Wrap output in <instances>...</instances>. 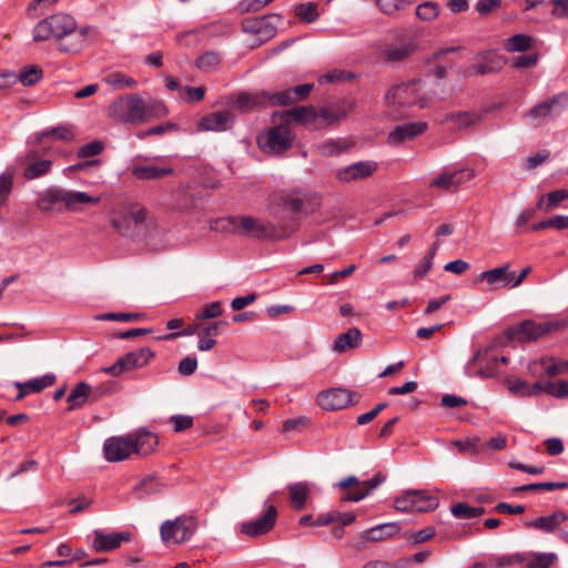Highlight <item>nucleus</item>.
Listing matches in <instances>:
<instances>
[{
    "instance_id": "obj_2",
    "label": "nucleus",
    "mask_w": 568,
    "mask_h": 568,
    "mask_svg": "<svg viewBox=\"0 0 568 568\" xmlns=\"http://www.w3.org/2000/svg\"><path fill=\"white\" fill-rule=\"evenodd\" d=\"M168 115L165 104L154 98L143 99L138 93L115 98L108 106V116L122 124H142Z\"/></svg>"
},
{
    "instance_id": "obj_56",
    "label": "nucleus",
    "mask_w": 568,
    "mask_h": 568,
    "mask_svg": "<svg viewBox=\"0 0 568 568\" xmlns=\"http://www.w3.org/2000/svg\"><path fill=\"white\" fill-rule=\"evenodd\" d=\"M144 317L142 313H103L98 316L100 321L138 322Z\"/></svg>"
},
{
    "instance_id": "obj_52",
    "label": "nucleus",
    "mask_w": 568,
    "mask_h": 568,
    "mask_svg": "<svg viewBox=\"0 0 568 568\" xmlns=\"http://www.w3.org/2000/svg\"><path fill=\"white\" fill-rule=\"evenodd\" d=\"M104 81L115 90L133 88L136 84V81L134 79L125 77L120 72L110 73L105 77Z\"/></svg>"
},
{
    "instance_id": "obj_49",
    "label": "nucleus",
    "mask_w": 568,
    "mask_h": 568,
    "mask_svg": "<svg viewBox=\"0 0 568 568\" xmlns=\"http://www.w3.org/2000/svg\"><path fill=\"white\" fill-rule=\"evenodd\" d=\"M196 197L189 187L181 186L175 200V207L181 212H189L195 206Z\"/></svg>"
},
{
    "instance_id": "obj_20",
    "label": "nucleus",
    "mask_w": 568,
    "mask_h": 568,
    "mask_svg": "<svg viewBox=\"0 0 568 568\" xmlns=\"http://www.w3.org/2000/svg\"><path fill=\"white\" fill-rule=\"evenodd\" d=\"M377 168L378 165L375 161H359L339 169L336 172V179L344 183L365 180L372 176Z\"/></svg>"
},
{
    "instance_id": "obj_3",
    "label": "nucleus",
    "mask_w": 568,
    "mask_h": 568,
    "mask_svg": "<svg viewBox=\"0 0 568 568\" xmlns=\"http://www.w3.org/2000/svg\"><path fill=\"white\" fill-rule=\"evenodd\" d=\"M99 202L100 197L91 196L85 192L49 187L40 194L37 201V207L41 212H50L58 204H62L68 211H77L79 205L98 204Z\"/></svg>"
},
{
    "instance_id": "obj_55",
    "label": "nucleus",
    "mask_w": 568,
    "mask_h": 568,
    "mask_svg": "<svg viewBox=\"0 0 568 568\" xmlns=\"http://www.w3.org/2000/svg\"><path fill=\"white\" fill-rule=\"evenodd\" d=\"M532 39L529 36L516 34L509 38L507 49L513 52L526 51L531 48Z\"/></svg>"
},
{
    "instance_id": "obj_34",
    "label": "nucleus",
    "mask_w": 568,
    "mask_h": 568,
    "mask_svg": "<svg viewBox=\"0 0 568 568\" xmlns=\"http://www.w3.org/2000/svg\"><path fill=\"white\" fill-rule=\"evenodd\" d=\"M480 55L483 61L473 65V70L476 74L484 75L497 72L498 70L501 69L504 60L500 55L494 52H485L481 53Z\"/></svg>"
},
{
    "instance_id": "obj_19",
    "label": "nucleus",
    "mask_w": 568,
    "mask_h": 568,
    "mask_svg": "<svg viewBox=\"0 0 568 568\" xmlns=\"http://www.w3.org/2000/svg\"><path fill=\"white\" fill-rule=\"evenodd\" d=\"M313 88V84L304 83L280 92H264L263 95L272 105H288L307 98Z\"/></svg>"
},
{
    "instance_id": "obj_53",
    "label": "nucleus",
    "mask_w": 568,
    "mask_h": 568,
    "mask_svg": "<svg viewBox=\"0 0 568 568\" xmlns=\"http://www.w3.org/2000/svg\"><path fill=\"white\" fill-rule=\"evenodd\" d=\"M394 506L402 513L415 511V489L407 490L398 496L394 501Z\"/></svg>"
},
{
    "instance_id": "obj_15",
    "label": "nucleus",
    "mask_w": 568,
    "mask_h": 568,
    "mask_svg": "<svg viewBox=\"0 0 568 568\" xmlns=\"http://www.w3.org/2000/svg\"><path fill=\"white\" fill-rule=\"evenodd\" d=\"M264 506L265 511L261 517L244 521L240 525L241 534L256 538L266 535L274 528L277 518V509L273 505H267V501H265Z\"/></svg>"
},
{
    "instance_id": "obj_17",
    "label": "nucleus",
    "mask_w": 568,
    "mask_h": 568,
    "mask_svg": "<svg viewBox=\"0 0 568 568\" xmlns=\"http://www.w3.org/2000/svg\"><path fill=\"white\" fill-rule=\"evenodd\" d=\"M475 176V172L468 168H462L458 170H444L436 179L430 182L432 187L440 190H453L459 185L468 182Z\"/></svg>"
},
{
    "instance_id": "obj_40",
    "label": "nucleus",
    "mask_w": 568,
    "mask_h": 568,
    "mask_svg": "<svg viewBox=\"0 0 568 568\" xmlns=\"http://www.w3.org/2000/svg\"><path fill=\"white\" fill-rule=\"evenodd\" d=\"M439 505L438 498L425 490H415V511L427 513L436 509Z\"/></svg>"
},
{
    "instance_id": "obj_23",
    "label": "nucleus",
    "mask_w": 568,
    "mask_h": 568,
    "mask_svg": "<svg viewBox=\"0 0 568 568\" xmlns=\"http://www.w3.org/2000/svg\"><path fill=\"white\" fill-rule=\"evenodd\" d=\"M92 548L98 552H108L121 546L123 541H130L132 535L128 531L104 534L101 530L93 531Z\"/></svg>"
},
{
    "instance_id": "obj_51",
    "label": "nucleus",
    "mask_w": 568,
    "mask_h": 568,
    "mask_svg": "<svg viewBox=\"0 0 568 568\" xmlns=\"http://www.w3.org/2000/svg\"><path fill=\"white\" fill-rule=\"evenodd\" d=\"M42 69L36 65L26 68L19 75L17 74L18 81L26 87H32L42 79Z\"/></svg>"
},
{
    "instance_id": "obj_64",
    "label": "nucleus",
    "mask_w": 568,
    "mask_h": 568,
    "mask_svg": "<svg viewBox=\"0 0 568 568\" xmlns=\"http://www.w3.org/2000/svg\"><path fill=\"white\" fill-rule=\"evenodd\" d=\"M170 422L176 433L184 432L193 425V418L187 415H174L170 418Z\"/></svg>"
},
{
    "instance_id": "obj_25",
    "label": "nucleus",
    "mask_w": 568,
    "mask_h": 568,
    "mask_svg": "<svg viewBox=\"0 0 568 568\" xmlns=\"http://www.w3.org/2000/svg\"><path fill=\"white\" fill-rule=\"evenodd\" d=\"M55 383V375L44 374L40 377L29 379L24 383L16 382L13 385L19 389L16 400H21L31 393H40Z\"/></svg>"
},
{
    "instance_id": "obj_5",
    "label": "nucleus",
    "mask_w": 568,
    "mask_h": 568,
    "mask_svg": "<svg viewBox=\"0 0 568 568\" xmlns=\"http://www.w3.org/2000/svg\"><path fill=\"white\" fill-rule=\"evenodd\" d=\"M146 214L145 207L131 203L113 213L111 224L119 234L136 240L146 227Z\"/></svg>"
},
{
    "instance_id": "obj_18",
    "label": "nucleus",
    "mask_w": 568,
    "mask_h": 568,
    "mask_svg": "<svg viewBox=\"0 0 568 568\" xmlns=\"http://www.w3.org/2000/svg\"><path fill=\"white\" fill-rule=\"evenodd\" d=\"M17 161L21 165H26L23 176L27 180H34L48 174L52 166L51 160L39 158V153L34 149H30L23 156H19Z\"/></svg>"
},
{
    "instance_id": "obj_10",
    "label": "nucleus",
    "mask_w": 568,
    "mask_h": 568,
    "mask_svg": "<svg viewBox=\"0 0 568 568\" xmlns=\"http://www.w3.org/2000/svg\"><path fill=\"white\" fill-rule=\"evenodd\" d=\"M386 479V476L378 471L371 479L359 481L354 475L348 476L336 484L341 489H347L353 487L352 491L346 493L343 497V501H359L371 494L372 490L376 489Z\"/></svg>"
},
{
    "instance_id": "obj_21",
    "label": "nucleus",
    "mask_w": 568,
    "mask_h": 568,
    "mask_svg": "<svg viewBox=\"0 0 568 568\" xmlns=\"http://www.w3.org/2000/svg\"><path fill=\"white\" fill-rule=\"evenodd\" d=\"M103 450L106 460L121 462L133 453V443L130 434L123 437H110L104 442Z\"/></svg>"
},
{
    "instance_id": "obj_58",
    "label": "nucleus",
    "mask_w": 568,
    "mask_h": 568,
    "mask_svg": "<svg viewBox=\"0 0 568 568\" xmlns=\"http://www.w3.org/2000/svg\"><path fill=\"white\" fill-rule=\"evenodd\" d=\"M317 7L315 3L310 2L306 4H300L296 8V16L305 22H313L317 19Z\"/></svg>"
},
{
    "instance_id": "obj_4",
    "label": "nucleus",
    "mask_w": 568,
    "mask_h": 568,
    "mask_svg": "<svg viewBox=\"0 0 568 568\" xmlns=\"http://www.w3.org/2000/svg\"><path fill=\"white\" fill-rule=\"evenodd\" d=\"M241 235L253 236L260 240H284L296 232V222H264L260 219L241 215Z\"/></svg>"
},
{
    "instance_id": "obj_36",
    "label": "nucleus",
    "mask_w": 568,
    "mask_h": 568,
    "mask_svg": "<svg viewBox=\"0 0 568 568\" xmlns=\"http://www.w3.org/2000/svg\"><path fill=\"white\" fill-rule=\"evenodd\" d=\"M398 531L399 527L396 523H386L365 530L362 538L368 541H379L395 536Z\"/></svg>"
},
{
    "instance_id": "obj_12",
    "label": "nucleus",
    "mask_w": 568,
    "mask_h": 568,
    "mask_svg": "<svg viewBox=\"0 0 568 568\" xmlns=\"http://www.w3.org/2000/svg\"><path fill=\"white\" fill-rule=\"evenodd\" d=\"M419 81L413 80L390 88L385 94L388 108H402L418 105L423 108V103L418 100Z\"/></svg>"
},
{
    "instance_id": "obj_47",
    "label": "nucleus",
    "mask_w": 568,
    "mask_h": 568,
    "mask_svg": "<svg viewBox=\"0 0 568 568\" xmlns=\"http://www.w3.org/2000/svg\"><path fill=\"white\" fill-rule=\"evenodd\" d=\"M452 514L459 519H471L485 514L484 507H471L465 503H458L452 507Z\"/></svg>"
},
{
    "instance_id": "obj_16",
    "label": "nucleus",
    "mask_w": 568,
    "mask_h": 568,
    "mask_svg": "<svg viewBox=\"0 0 568 568\" xmlns=\"http://www.w3.org/2000/svg\"><path fill=\"white\" fill-rule=\"evenodd\" d=\"M106 389L103 385L92 388L87 382L78 383L70 392L67 402L69 403L68 410H74L82 407L88 400L95 402L100 399Z\"/></svg>"
},
{
    "instance_id": "obj_43",
    "label": "nucleus",
    "mask_w": 568,
    "mask_h": 568,
    "mask_svg": "<svg viewBox=\"0 0 568 568\" xmlns=\"http://www.w3.org/2000/svg\"><path fill=\"white\" fill-rule=\"evenodd\" d=\"M568 488V481H546V483H534V484H526L518 487H515L513 491L515 494L518 493H525V491H532V490H556V489H567Z\"/></svg>"
},
{
    "instance_id": "obj_13",
    "label": "nucleus",
    "mask_w": 568,
    "mask_h": 568,
    "mask_svg": "<svg viewBox=\"0 0 568 568\" xmlns=\"http://www.w3.org/2000/svg\"><path fill=\"white\" fill-rule=\"evenodd\" d=\"M361 395L346 388H329L317 395V404L324 410H339L358 403Z\"/></svg>"
},
{
    "instance_id": "obj_30",
    "label": "nucleus",
    "mask_w": 568,
    "mask_h": 568,
    "mask_svg": "<svg viewBox=\"0 0 568 568\" xmlns=\"http://www.w3.org/2000/svg\"><path fill=\"white\" fill-rule=\"evenodd\" d=\"M480 119L481 116L475 111H464L446 114L443 122L452 130H462L477 124Z\"/></svg>"
},
{
    "instance_id": "obj_26",
    "label": "nucleus",
    "mask_w": 568,
    "mask_h": 568,
    "mask_svg": "<svg viewBox=\"0 0 568 568\" xmlns=\"http://www.w3.org/2000/svg\"><path fill=\"white\" fill-rule=\"evenodd\" d=\"M515 278V272L509 271V265L495 267L484 271L479 274L478 281L487 282L493 288H501L510 286V282Z\"/></svg>"
},
{
    "instance_id": "obj_6",
    "label": "nucleus",
    "mask_w": 568,
    "mask_h": 568,
    "mask_svg": "<svg viewBox=\"0 0 568 568\" xmlns=\"http://www.w3.org/2000/svg\"><path fill=\"white\" fill-rule=\"evenodd\" d=\"M306 195L300 191H291L275 195L268 207L270 214L277 222H296V231L300 227L301 215L304 212Z\"/></svg>"
},
{
    "instance_id": "obj_50",
    "label": "nucleus",
    "mask_w": 568,
    "mask_h": 568,
    "mask_svg": "<svg viewBox=\"0 0 568 568\" xmlns=\"http://www.w3.org/2000/svg\"><path fill=\"white\" fill-rule=\"evenodd\" d=\"M546 229H555L558 231L568 229V216L556 215L531 225L532 231H541Z\"/></svg>"
},
{
    "instance_id": "obj_62",
    "label": "nucleus",
    "mask_w": 568,
    "mask_h": 568,
    "mask_svg": "<svg viewBox=\"0 0 568 568\" xmlns=\"http://www.w3.org/2000/svg\"><path fill=\"white\" fill-rule=\"evenodd\" d=\"M12 185H13V172L12 171H7V172L0 174V204H2L7 200L9 193L12 190Z\"/></svg>"
},
{
    "instance_id": "obj_37",
    "label": "nucleus",
    "mask_w": 568,
    "mask_h": 568,
    "mask_svg": "<svg viewBox=\"0 0 568 568\" xmlns=\"http://www.w3.org/2000/svg\"><path fill=\"white\" fill-rule=\"evenodd\" d=\"M568 199V190L558 189L549 192L548 194L541 195L537 202V209L549 212L557 207L561 202Z\"/></svg>"
},
{
    "instance_id": "obj_45",
    "label": "nucleus",
    "mask_w": 568,
    "mask_h": 568,
    "mask_svg": "<svg viewBox=\"0 0 568 568\" xmlns=\"http://www.w3.org/2000/svg\"><path fill=\"white\" fill-rule=\"evenodd\" d=\"M222 62V54L217 51H206L201 54L196 61L195 65L205 72L215 70Z\"/></svg>"
},
{
    "instance_id": "obj_63",
    "label": "nucleus",
    "mask_w": 568,
    "mask_h": 568,
    "mask_svg": "<svg viewBox=\"0 0 568 568\" xmlns=\"http://www.w3.org/2000/svg\"><path fill=\"white\" fill-rule=\"evenodd\" d=\"M227 325L229 323L225 321L213 322L205 326L202 325L199 335L214 338V336L219 335L222 331H224L227 327Z\"/></svg>"
},
{
    "instance_id": "obj_35",
    "label": "nucleus",
    "mask_w": 568,
    "mask_h": 568,
    "mask_svg": "<svg viewBox=\"0 0 568 568\" xmlns=\"http://www.w3.org/2000/svg\"><path fill=\"white\" fill-rule=\"evenodd\" d=\"M287 491L290 494V499L293 505V508L296 510L303 509L310 496V484L306 481L290 484L287 486Z\"/></svg>"
},
{
    "instance_id": "obj_8",
    "label": "nucleus",
    "mask_w": 568,
    "mask_h": 568,
    "mask_svg": "<svg viewBox=\"0 0 568 568\" xmlns=\"http://www.w3.org/2000/svg\"><path fill=\"white\" fill-rule=\"evenodd\" d=\"M196 520L193 516H179L173 520H165L160 527L163 542L182 544L191 539L196 530Z\"/></svg>"
},
{
    "instance_id": "obj_57",
    "label": "nucleus",
    "mask_w": 568,
    "mask_h": 568,
    "mask_svg": "<svg viewBox=\"0 0 568 568\" xmlns=\"http://www.w3.org/2000/svg\"><path fill=\"white\" fill-rule=\"evenodd\" d=\"M264 92L265 91H263L260 95H256V97H253L247 93H241V94H239V97L236 99V104L239 105L240 109H243V110H248L262 102H266L270 104V101L267 100V98L265 95H263Z\"/></svg>"
},
{
    "instance_id": "obj_60",
    "label": "nucleus",
    "mask_w": 568,
    "mask_h": 568,
    "mask_svg": "<svg viewBox=\"0 0 568 568\" xmlns=\"http://www.w3.org/2000/svg\"><path fill=\"white\" fill-rule=\"evenodd\" d=\"M103 151V143L100 141H92L82 145L78 150V158L88 159L99 155Z\"/></svg>"
},
{
    "instance_id": "obj_7",
    "label": "nucleus",
    "mask_w": 568,
    "mask_h": 568,
    "mask_svg": "<svg viewBox=\"0 0 568 568\" xmlns=\"http://www.w3.org/2000/svg\"><path fill=\"white\" fill-rule=\"evenodd\" d=\"M294 135L288 124H280L270 128L266 132L257 136L260 149L267 154H282L291 149Z\"/></svg>"
},
{
    "instance_id": "obj_41",
    "label": "nucleus",
    "mask_w": 568,
    "mask_h": 568,
    "mask_svg": "<svg viewBox=\"0 0 568 568\" xmlns=\"http://www.w3.org/2000/svg\"><path fill=\"white\" fill-rule=\"evenodd\" d=\"M44 138H53L60 141H70L73 139L72 131L67 126H55L43 130L36 135V142L38 145L42 144Z\"/></svg>"
},
{
    "instance_id": "obj_24",
    "label": "nucleus",
    "mask_w": 568,
    "mask_h": 568,
    "mask_svg": "<svg viewBox=\"0 0 568 568\" xmlns=\"http://www.w3.org/2000/svg\"><path fill=\"white\" fill-rule=\"evenodd\" d=\"M427 129L425 122H409L396 125L388 135V143L398 145L405 141L413 140Z\"/></svg>"
},
{
    "instance_id": "obj_1",
    "label": "nucleus",
    "mask_w": 568,
    "mask_h": 568,
    "mask_svg": "<svg viewBox=\"0 0 568 568\" xmlns=\"http://www.w3.org/2000/svg\"><path fill=\"white\" fill-rule=\"evenodd\" d=\"M36 42L55 39L60 42V50L75 53L87 41L88 29H77V22L70 14L55 13L39 21L32 30Z\"/></svg>"
},
{
    "instance_id": "obj_11",
    "label": "nucleus",
    "mask_w": 568,
    "mask_h": 568,
    "mask_svg": "<svg viewBox=\"0 0 568 568\" xmlns=\"http://www.w3.org/2000/svg\"><path fill=\"white\" fill-rule=\"evenodd\" d=\"M154 356L151 348L141 347L119 357L113 365L104 367L102 371L112 376H120L124 372L146 366Z\"/></svg>"
},
{
    "instance_id": "obj_42",
    "label": "nucleus",
    "mask_w": 568,
    "mask_h": 568,
    "mask_svg": "<svg viewBox=\"0 0 568 568\" xmlns=\"http://www.w3.org/2000/svg\"><path fill=\"white\" fill-rule=\"evenodd\" d=\"M240 221H241V215L217 219L211 223V229L214 231L241 234Z\"/></svg>"
},
{
    "instance_id": "obj_29",
    "label": "nucleus",
    "mask_w": 568,
    "mask_h": 568,
    "mask_svg": "<svg viewBox=\"0 0 568 568\" xmlns=\"http://www.w3.org/2000/svg\"><path fill=\"white\" fill-rule=\"evenodd\" d=\"M568 520V514L562 510L555 511L549 516H541L532 521L526 524L527 527H531L541 530L546 534H551L557 530L560 524Z\"/></svg>"
},
{
    "instance_id": "obj_14",
    "label": "nucleus",
    "mask_w": 568,
    "mask_h": 568,
    "mask_svg": "<svg viewBox=\"0 0 568 568\" xmlns=\"http://www.w3.org/2000/svg\"><path fill=\"white\" fill-rule=\"evenodd\" d=\"M566 102L567 95L565 93L556 94L529 109L525 116L535 125H539L542 121L559 115L565 110Z\"/></svg>"
},
{
    "instance_id": "obj_44",
    "label": "nucleus",
    "mask_w": 568,
    "mask_h": 568,
    "mask_svg": "<svg viewBox=\"0 0 568 568\" xmlns=\"http://www.w3.org/2000/svg\"><path fill=\"white\" fill-rule=\"evenodd\" d=\"M285 115L298 123H312L316 119V112L313 106H295L285 111Z\"/></svg>"
},
{
    "instance_id": "obj_54",
    "label": "nucleus",
    "mask_w": 568,
    "mask_h": 568,
    "mask_svg": "<svg viewBox=\"0 0 568 568\" xmlns=\"http://www.w3.org/2000/svg\"><path fill=\"white\" fill-rule=\"evenodd\" d=\"M439 14V7L437 2L426 1L416 8V16L424 21H432Z\"/></svg>"
},
{
    "instance_id": "obj_28",
    "label": "nucleus",
    "mask_w": 568,
    "mask_h": 568,
    "mask_svg": "<svg viewBox=\"0 0 568 568\" xmlns=\"http://www.w3.org/2000/svg\"><path fill=\"white\" fill-rule=\"evenodd\" d=\"M233 115L229 111H217L207 114L199 122V131H225L232 122Z\"/></svg>"
},
{
    "instance_id": "obj_39",
    "label": "nucleus",
    "mask_w": 568,
    "mask_h": 568,
    "mask_svg": "<svg viewBox=\"0 0 568 568\" xmlns=\"http://www.w3.org/2000/svg\"><path fill=\"white\" fill-rule=\"evenodd\" d=\"M534 388L540 392H546L549 395H552L558 398H562L568 396V382L558 381V382H536L534 384Z\"/></svg>"
},
{
    "instance_id": "obj_38",
    "label": "nucleus",
    "mask_w": 568,
    "mask_h": 568,
    "mask_svg": "<svg viewBox=\"0 0 568 568\" xmlns=\"http://www.w3.org/2000/svg\"><path fill=\"white\" fill-rule=\"evenodd\" d=\"M162 483L154 476H149L139 481L133 489L138 499H143L153 494H158L162 489Z\"/></svg>"
},
{
    "instance_id": "obj_27",
    "label": "nucleus",
    "mask_w": 568,
    "mask_h": 568,
    "mask_svg": "<svg viewBox=\"0 0 568 568\" xmlns=\"http://www.w3.org/2000/svg\"><path fill=\"white\" fill-rule=\"evenodd\" d=\"M130 437L133 443V453L140 456L153 453L159 444L156 435L146 429H140L130 434Z\"/></svg>"
},
{
    "instance_id": "obj_46",
    "label": "nucleus",
    "mask_w": 568,
    "mask_h": 568,
    "mask_svg": "<svg viewBox=\"0 0 568 568\" xmlns=\"http://www.w3.org/2000/svg\"><path fill=\"white\" fill-rule=\"evenodd\" d=\"M413 43H402L398 45H389L384 50V54L388 61H402L409 57L414 51Z\"/></svg>"
},
{
    "instance_id": "obj_59",
    "label": "nucleus",
    "mask_w": 568,
    "mask_h": 568,
    "mask_svg": "<svg viewBox=\"0 0 568 568\" xmlns=\"http://www.w3.org/2000/svg\"><path fill=\"white\" fill-rule=\"evenodd\" d=\"M377 7L385 14H393L408 6L406 0H376Z\"/></svg>"
},
{
    "instance_id": "obj_31",
    "label": "nucleus",
    "mask_w": 568,
    "mask_h": 568,
    "mask_svg": "<svg viewBox=\"0 0 568 568\" xmlns=\"http://www.w3.org/2000/svg\"><path fill=\"white\" fill-rule=\"evenodd\" d=\"M132 175L138 180H160L164 176L173 174V169L170 166H158L155 164H141L134 165L131 170Z\"/></svg>"
},
{
    "instance_id": "obj_61",
    "label": "nucleus",
    "mask_w": 568,
    "mask_h": 568,
    "mask_svg": "<svg viewBox=\"0 0 568 568\" xmlns=\"http://www.w3.org/2000/svg\"><path fill=\"white\" fill-rule=\"evenodd\" d=\"M223 313L220 302H213L206 305L201 313L196 314L195 320L201 322L203 320L216 318Z\"/></svg>"
},
{
    "instance_id": "obj_48",
    "label": "nucleus",
    "mask_w": 568,
    "mask_h": 568,
    "mask_svg": "<svg viewBox=\"0 0 568 568\" xmlns=\"http://www.w3.org/2000/svg\"><path fill=\"white\" fill-rule=\"evenodd\" d=\"M557 559L558 556L555 552H534L526 568H549Z\"/></svg>"
},
{
    "instance_id": "obj_22",
    "label": "nucleus",
    "mask_w": 568,
    "mask_h": 568,
    "mask_svg": "<svg viewBox=\"0 0 568 568\" xmlns=\"http://www.w3.org/2000/svg\"><path fill=\"white\" fill-rule=\"evenodd\" d=\"M489 349L490 348H485V349L478 348L474 353L473 357L465 365V373L468 376H478V377H481V378H491V377H495V376L498 375V373H499V369H498V357H493V358L488 359L487 363L484 366H481L476 373L471 372V366L480 363L483 361V357L485 355H487Z\"/></svg>"
},
{
    "instance_id": "obj_9",
    "label": "nucleus",
    "mask_w": 568,
    "mask_h": 568,
    "mask_svg": "<svg viewBox=\"0 0 568 568\" xmlns=\"http://www.w3.org/2000/svg\"><path fill=\"white\" fill-rule=\"evenodd\" d=\"M562 327L560 322L546 321L535 322L532 320L524 321L516 327L507 332L508 339H517L520 343L534 342L544 335Z\"/></svg>"
},
{
    "instance_id": "obj_32",
    "label": "nucleus",
    "mask_w": 568,
    "mask_h": 568,
    "mask_svg": "<svg viewBox=\"0 0 568 568\" xmlns=\"http://www.w3.org/2000/svg\"><path fill=\"white\" fill-rule=\"evenodd\" d=\"M270 18H278L277 14L264 16L260 18L246 19L242 23V29L246 33L264 34L271 37L275 28L267 24Z\"/></svg>"
},
{
    "instance_id": "obj_33",
    "label": "nucleus",
    "mask_w": 568,
    "mask_h": 568,
    "mask_svg": "<svg viewBox=\"0 0 568 568\" xmlns=\"http://www.w3.org/2000/svg\"><path fill=\"white\" fill-rule=\"evenodd\" d=\"M362 342V332L357 327H352L345 333L337 335L334 341V351L343 353L346 349L356 348Z\"/></svg>"
}]
</instances>
